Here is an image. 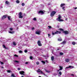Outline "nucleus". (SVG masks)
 I'll list each match as a JSON object with an SVG mask.
<instances>
[{"label": "nucleus", "mask_w": 77, "mask_h": 77, "mask_svg": "<svg viewBox=\"0 0 77 77\" xmlns=\"http://www.w3.org/2000/svg\"><path fill=\"white\" fill-rule=\"evenodd\" d=\"M38 77H42L41 76H39Z\"/></svg>", "instance_id": "obj_59"}, {"label": "nucleus", "mask_w": 77, "mask_h": 77, "mask_svg": "<svg viewBox=\"0 0 77 77\" xmlns=\"http://www.w3.org/2000/svg\"><path fill=\"white\" fill-rule=\"evenodd\" d=\"M24 71H21L19 72L20 74H21V75H23V74H24Z\"/></svg>", "instance_id": "obj_7"}, {"label": "nucleus", "mask_w": 77, "mask_h": 77, "mask_svg": "<svg viewBox=\"0 0 77 77\" xmlns=\"http://www.w3.org/2000/svg\"><path fill=\"white\" fill-rule=\"evenodd\" d=\"M60 55H61V56H62V55H63V53L62 52H60Z\"/></svg>", "instance_id": "obj_19"}, {"label": "nucleus", "mask_w": 77, "mask_h": 77, "mask_svg": "<svg viewBox=\"0 0 77 77\" xmlns=\"http://www.w3.org/2000/svg\"><path fill=\"white\" fill-rule=\"evenodd\" d=\"M42 62L43 63H45V62L44 61H42Z\"/></svg>", "instance_id": "obj_33"}, {"label": "nucleus", "mask_w": 77, "mask_h": 77, "mask_svg": "<svg viewBox=\"0 0 77 77\" xmlns=\"http://www.w3.org/2000/svg\"><path fill=\"white\" fill-rule=\"evenodd\" d=\"M71 67H72V66H69V67H68V68H71Z\"/></svg>", "instance_id": "obj_47"}, {"label": "nucleus", "mask_w": 77, "mask_h": 77, "mask_svg": "<svg viewBox=\"0 0 77 77\" xmlns=\"http://www.w3.org/2000/svg\"><path fill=\"white\" fill-rule=\"evenodd\" d=\"M30 59H31V60L32 59H33V57L32 56H30Z\"/></svg>", "instance_id": "obj_39"}, {"label": "nucleus", "mask_w": 77, "mask_h": 77, "mask_svg": "<svg viewBox=\"0 0 77 77\" xmlns=\"http://www.w3.org/2000/svg\"><path fill=\"white\" fill-rule=\"evenodd\" d=\"M62 38H61L58 39V41H62Z\"/></svg>", "instance_id": "obj_21"}, {"label": "nucleus", "mask_w": 77, "mask_h": 77, "mask_svg": "<svg viewBox=\"0 0 77 77\" xmlns=\"http://www.w3.org/2000/svg\"><path fill=\"white\" fill-rule=\"evenodd\" d=\"M11 70H7V72H8L9 73H10V72H11Z\"/></svg>", "instance_id": "obj_32"}, {"label": "nucleus", "mask_w": 77, "mask_h": 77, "mask_svg": "<svg viewBox=\"0 0 77 77\" xmlns=\"http://www.w3.org/2000/svg\"><path fill=\"white\" fill-rule=\"evenodd\" d=\"M22 5L23 6H24L25 5V4H24V3H22Z\"/></svg>", "instance_id": "obj_28"}, {"label": "nucleus", "mask_w": 77, "mask_h": 77, "mask_svg": "<svg viewBox=\"0 0 77 77\" xmlns=\"http://www.w3.org/2000/svg\"><path fill=\"white\" fill-rule=\"evenodd\" d=\"M37 72H41V74H43V72L42 71H41L40 69H38V70L37 71Z\"/></svg>", "instance_id": "obj_8"}, {"label": "nucleus", "mask_w": 77, "mask_h": 77, "mask_svg": "<svg viewBox=\"0 0 77 77\" xmlns=\"http://www.w3.org/2000/svg\"><path fill=\"white\" fill-rule=\"evenodd\" d=\"M59 30L60 31H63V33H64L65 35H68L69 34V32L67 31H64V30L63 29H62V28H60L59 29Z\"/></svg>", "instance_id": "obj_1"}, {"label": "nucleus", "mask_w": 77, "mask_h": 77, "mask_svg": "<svg viewBox=\"0 0 77 77\" xmlns=\"http://www.w3.org/2000/svg\"><path fill=\"white\" fill-rule=\"evenodd\" d=\"M11 77H15V75H14V74H11Z\"/></svg>", "instance_id": "obj_22"}, {"label": "nucleus", "mask_w": 77, "mask_h": 77, "mask_svg": "<svg viewBox=\"0 0 77 77\" xmlns=\"http://www.w3.org/2000/svg\"><path fill=\"white\" fill-rule=\"evenodd\" d=\"M13 45H17V43H16L15 42H13Z\"/></svg>", "instance_id": "obj_23"}, {"label": "nucleus", "mask_w": 77, "mask_h": 77, "mask_svg": "<svg viewBox=\"0 0 77 77\" xmlns=\"http://www.w3.org/2000/svg\"><path fill=\"white\" fill-rule=\"evenodd\" d=\"M51 59L52 61H53L54 60V57L52 56V57H51Z\"/></svg>", "instance_id": "obj_18"}, {"label": "nucleus", "mask_w": 77, "mask_h": 77, "mask_svg": "<svg viewBox=\"0 0 77 77\" xmlns=\"http://www.w3.org/2000/svg\"><path fill=\"white\" fill-rule=\"evenodd\" d=\"M56 33V32L54 31H52V35H55V34H56V33Z\"/></svg>", "instance_id": "obj_12"}, {"label": "nucleus", "mask_w": 77, "mask_h": 77, "mask_svg": "<svg viewBox=\"0 0 77 77\" xmlns=\"http://www.w3.org/2000/svg\"><path fill=\"white\" fill-rule=\"evenodd\" d=\"M48 27H49V29H51V28H52V27H51V26H48Z\"/></svg>", "instance_id": "obj_26"}, {"label": "nucleus", "mask_w": 77, "mask_h": 77, "mask_svg": "<svg viewBox=\"0 0 77 77\" xmlns=\"http://www.w3.org/2000/svg\"><path fill=\"white\" fill-rule=\"evenodd\" d=\"M58 50H59V49H58Z\"/></svg>", "instance_id": "obj_60"}, {"label": "nucleus", "mask_w": 77, "mask_h": 77, "mask_svg": "<svg viewBox=\"0 0 77 77\" xmlns=\"http://www.w3.org/2000/svg\"><path fill=\"white\" fill-rule=\"evenodd\" d=\"M65 4H61L60 5V7H62L63 6H65Z\"/></svg>", "instance_id": "obj_16"}, {"label": "nucleus", "mask_w": 77, "mask_h": 77, "mask_svg": "<svg viewBox=\"0 0 77 77\" xmlns=\"http://www.w3.org/2000/svg\"><path fill=\"white\" fill-rule=\"evenodd\" d=\"M10 30H11V31H12V30H13V29H12V28H10Z\"/></svg>", "instance_id": "obj_46"}, {"label": "nucleus", "mask_w": 77, "mask_h": 77, "mask_svg": "<svg viewBox=\"0 0 77 77\" xmlns=\"http://www.w3.org/2000/svg\"><path fill=\"white\" fill-rule=\"evenodd\" d=\"M74 9H77V7L75 8Z\"/></svg>", "instance_id": "obj_53"}, {"label": "nucleus", "mask_w": 77, "mask_h": 77, "mask_svg": "<svg viewBox=\"0 0 77 77\" xmlns=\"http://www.w3.org/2000/svg\"><path fill=\"white\" fill-rule=\"evenodd\" d=\"M2 46L4 47V48H6V46H5V45H3Z\"/></svg>", "instance_id": "obj_31"}, {"label": "nucleus", "mask_w": 77, "mask_h": 77, "mask_svg": "<svg viewBox=\"0 0 77 77\" xmlns=\"http://www.w3.org/2000/svg\"><path fill=\"white\" fill-rule=\"evenodd\" d=\"M21 77H24L23 76H22Z\"/></svg>", "instance_id": "obj_58"}, {"label": "nucleus", "mask_w": 77, "mask_h": 77, "mask_svg": "<svg viewBox=\"0 0 77 77\" xmlns=\"http://www.w3.org/2000/svg\"><path fill=\"white\" fill-rule=\"evenodd\" d=\"M72 44L73 45H75V42H72Z\"/></svg>", "instance_id": "obj_25"}, {"label": "nucleus", "mask_w": 77, "mask_h": 77, "mask_svg": "<svg viewBox=\"0 0 77 77\" xmlns=\"http://www.w3.org/2000/svg\"><path fill=\"white\" fill-rule=\"evenodd\" d=\"M59 74H60V75H62V72L60 71L59 72Z\"/></svg>", "instance_id": "obj_38"}, {"label": "nucleus", "mask_w": 77, "mask_h": 77, "mask_svg": "<svg viewBox=\"0 0 77 77\" xmlns=\"http://www.w3.org/2000/svg\"><path fill=\"white\" fill-rule=\"evenodd\" d=\"M9 33L11 34H14V33H15V31H9Z\"/></svg>", "instance_id": "obj_13"}, {"label": "nucleus", "mask_w": 77, "mask_h": 77, "mask_svg": "<svg viewBox=\"0 0 77 77\" xmlns=\"http://www.w3.org/2000/svg\"><path fill=\"white\" fill-rule=\"evenodd\" d=\"M56 12L54 11H52L51 14H50L51 17H54V14H56Z\"/></svg>", "instance_id": "obj_4"}, {"label": "nucleus", "mask_w": 77, "mask_h": 77, "mask_svg": "<svg viewBox=\"0 0 77 77\" xmlns=\"http://www.w3.org/2000/svg\"><path fill=\"white\" fill-rule=\"evenodd\" d=\"M61 33V32L60 31H56V32H55V34H60Z\"/></svg>", "instance_id": "obj_9"}, {"label": "nucleus", "mask_w": 77, "mask_h": 77, "mask_svg": "<svg viewBox=\"0 0 77 77\" xmlns=\"http://www.w3.org/2000/svg\"><path fill=\"white\" fill-rule=\"evenodd\" d=\"M41 43V41L40 40H38L37 42L38 44H40Z\"/></svg>", "instance_id": "obj_24"}, {"label": "nucleus", "mask_w": 77, "mask_h": 77, "mask_svg": "<svg viewBox=\"0 0 77 77\" xmlns=\"http://www.w3.org/2000/svg\"><path fill=\"white\" fill-rule=\"evenodd\" d=\"M16 3H20V1H19L18 0H17L16 1Z\"/></svg>", "instance_id": "obj_20"}, {"label": "nucleus", "mask_w": 77, "mask_h": 77, "mask_svg": "<svg viewBox=\"0 0 77 77\" xmlns=\"http://www.w3.org/2000/svg\"><path fill=\"white\" fill-rule=\"evenodd\" d=\"M60 69H59V70L60 71H61V70H62L63 69V67L62 66H60Z\"/></svg>", "instance_id": "obj_14"}, {"label": "nucleus", "mask_w": 77, "mask_h": 77, "mask_svg": "<svg viewBox=\"0 0 77 77\" xmlns=\"http://www.w3.org/2000/svg\"><path fill=\"white\" fill-rule=\"evenodd\" d=\"M38 46H42V44L41 43H39L38 44Z\"/></svg>", "instance_id": "obj_27"}, {"label": "nucleus", "mask_w": 77, "mask_h": 77, "mask_svg": "<svg viewBox=\"0 0 77 77\" xmlns=\"http://www.w3.org/2000/svg\"><path fill=\"white\" fill-rule=\"evenodd\" d=\"M37 65H39V62H37L36 63Z\"/></svg>", "instance_id": "obj_41"}, {"label": "nucleus", "mask_w": 77, "mask_h": 77, "mask_svg": "<svg viewBox=\"0 0 77 77\" xmlns=\"http://www.w3.org/2000/svg\"><path fill=\"white\" fill-rule=\"evenodd\" d=\"M65 60L66 62L68 63L69 62V59H66Z\"/></svg>", "instance_id": "obj_11"}, {"label": "nucleus", "mask_w": 77, "mask_h": 77, "mask_svg": "<svg viewBox=\"0 0 77 77\" xmlns=\"http://www.w3.org/2000/svg\"><path fill=\"white\" fill-rule=\"evenodd\" d=\"M0 63H1V64H2V65L4 64V63H3V62L2 61H0Z\"/></svg>", "instance_id": "obj_40"}, {"label": "nucleus", "mask_w": 77, "mask_h": 77, "mask_svg": "<svg viewBox=\"0 0 77 77\" xmlns=\"http://www.w3.org/2000/svg\"><path fill=\"white\" fill-rule=\"evenodd\" d=\"M1 68H4V67H2Z\"/></svg>", "instance_id": "obj_55"}, {"label": "nucleus", "mask_w": 77, "mask_h": 77, "mask_svg": "<svg viewBox=\"0 0 77 77\" xmlns=\"http://www.w3.org/2000/svg\"><path fill=\"white\" fill-rule=\"evenodd\" d=\"M19 52L20 53H23V51H19Z\"/></svg>", "instance_id": "obj_36"}, {"label": "nucleus", "mask_w": 77, "mask_h": 77, "mask_svg": "<svg viewBox=\"0 0 77 77\" xmlns=\"http://www.w3.org/2000/svg\"><path fill=\"white\" fill-rule=\"evenodd\" d=\"M45 71L46 72H48V73H49V72H50L49 71H47L46 70V69H45Z\"/></svg>", "instance_id": "obj_29"}, {"label": "nucleus", "mask_w": 77, "mask_h": 77, "mask_svg": "<svg viewBox=\"0 0 77 77\" xmlns=\"http://www.w3.org/2000/svg\"><path fill=\"white\" fill-rule=\"evenodd\" d=\"M11 16H8V18L9 21H11Z\"/></svg>", "instance_id": "obj_10"}, {"label": "nucleus", "mask_w": 77, "mask_h": 77, "mask_svg": "<svg viewBox=\"0 0 77 77\" xmlns=\"http://www.w3.org/2000/svg\"><path fill=\"white\" fill-rule=\"evenodd\" d=\"M5 3L7 5H9V2H8V1H7L5 2Z\"/></svg>", "instance_id": "obj_17"}, {"label": "nucleus", "mask_w": 77, "mask_h": 77, "mask_svg": "<svg viewBox=\"0 0 77 77\" xmlns=\"http://www.w3.org/2000/svg\"><path fill=\"white\" fill-rule=\"evenodd\" d=\"M59 71H60L59 70H58L57 71H58L59 72Z\"/></svg>", "instance_id": "obj_57"}, {"label": "nucleus", "mask_w": 77, "mask_h": 77, "mask_svg": "<svg viewBox=\"0 0 77 77\" xmlns=\"http://www.w3.org/2000/svg\"><path fill=\"white\" fill-rule=\"evenodd\" d=\"M66 69H67V68H69V67H66Z\"/></svg>", "instance_id": "obj_54"}, {"label": "nucleus", "mask_w": 77, "mask_h": 77, "mask_svg": "<svg viewBox=\"0 0 77 77\" xmlns=\"http://www.w3.org/2000/svg\"><path fill=\"white\" fill-rule=\"evenodd\" d=\"M48 36L49 37V38H50V36L51 35H50V34H48Z\"/></svg>", "instance_id": "obj_42"}, {"label": "nucleus", "mask_w": 77, "mask_h": 77, "mask_svg": "<svg viewBox=\"0 0 77 77\" xmlns=\"http://www.w3.org/2000/svg\"><path fill=\"white\" fill-rule=\"evenodd\" d=\"M7 18V16L6 15H3L2 18V20H3L5 18Z\"/></svg>", "instance_id": "obj_6"}, {"label": "nucleus", "mask_w": 77, "mask_h": 77, "mask_svg": "<svg viewBox=\"0 0 77 77\" xmlns=\"http://www.w3.org/2000/svg\"><path fill=\"white\" fill-rule=\"evenodd\" d=\"M71 75H72V76H74V75L73 74H71Z\"/></svg>", "instance_id": "obj_48"}, {"label": "nucleus", "mask_w": 77, "mask_h": 77, "mask_svg": "<svg viewBox=\"0 0 77 77\" xmlns=\"http://www.w3.org/2000/svg\"><path fill=\"white\" fill-rule=\"evenodd\" d=\"M33 20H34V21H36V18L34 17L33 19Z\"/></svg>", "instance_id": "obj_30"}, {"label": "nucleus", "mask_w": 77, "mask_h": 77, "mask_svg": "<svg viewBox=\"0 0 77 77\" xmlns=\"http://www.w3.org/2000/svg\"><path fill=\"white\" fill-rule=\"evenodd\" d=\"M66 43V42L63 41V42H62V44H65Z\"/></svg>", "instance_id": "obj_43"}, {"label": "nucleus", "mask_w": 77, "mask_h": 77, "mask_svg": "<svg viewBox=\"0 0 77 77\" xmlns=\"http://www.w3.org/2000/svg\"><path fill=\"white\" fill-rule=\"evenodd\" d=\"M18 70H20V69H21V68H18Z\"/></svg>", "instance_id": "obj_49"}, {"label": "nucleus", "mask_w": 77, "mask_h": 77, "mask_svg": "<svg viewBox=\"0 0 77 77\" xmlns=\"http://www.w3.org/2000/svg\"><path fill=\"white\" fill-rule=\"evenodd\" d=\"M44 57H45V56H44Z\"/></svg>", "instance_id": "obj_61"}, {"label": "nucleus", "mask_w": 77, "mask_h": 77, "mask_svg": "<svg viewBox=\"0 0 77 77\" xmlns=\"http://www.w3.org/2000/svg\"><path fill=\"white\" fill-rule=\"evenodd\" d=\"M14 61V62H17V63H19V61H17V60H15Z\"/></svg>", "instance_id": "obj_37"}, {"label": "nucleus", "mask_w": 77, "mask_h": 77, "mask_svg": "<svg viewBox=\"0 0 77 77\" xmlns=\"http://www.w3.org/2000/svg\"><path fill=\"white\" fill-rule=\"evenodd\" d=\"M32 30H33V29H35V28L32 27Z\"/></svg>", "instance_id": "obj_51"}, {"label": "nucleus", "mask_w": 77, "mask_h": 77, "mask_svg": "<svg viewBox=\"0 0 77 77\" xmlns=\"http://www.w3.org/2000/svg\"><path fill=\"white\" fill-rule=\"evenodd\" d=\"M41 14L42 15L44 14V12L43 11L41 10L38 11V14Z\"/></svg>", "instance_id": "obj_5"}, {"label": "nucleus", "mask_w": 77, "mask_h": 77, "mask_svg": "<svg viewBox=\"0 0 77 77\" xmlns=\"http://www.w3.org/2000/svg\"><path fill=\"white\" fill-rule=\"evenodd\" d=\"M36 34L37 35H40V32L38 31H36L35 32Z\"/></svg>", "instance_id": "obj_15"}, {"label": "nucleus", "mask_w": 77, "mask_h": 77, "mask_svg": "<svg viewBox=\"0 0 77 77\" xmlns=\"http://www.w3.org/2000/svg\"><path fill=\"white\" fill-rule=\"evenodd\" d=\"M14 56H15L16 57H18V55H17V54H15Z\"/></svg>", "instance_id": "obj_45"}, {"label": "nucleus", "mask_w": 77, "mask_h": 77, "mask_svg": "<svg viewBox=\"0 0 77 77\" xmlns=\"http://www.w3.org/2000/svg\"><path fill=\"white\" fill-rule=\"evenodd\" d=\"M24 52H25V53H27V50L26 49L25 50Z\"/></svg>", "instance_id": "obj_35"}, {"label": "nucleus", "mask_w": 77, "mask_h": 77, "mask_svg": "<svg viewBox=\"0 0 77 77\" xmlns=\"http://www.w3.org/2000/svg\"><path fill=\"white\" fill-rule=\"evenodd\" d=\"M45 61H46V62H48V61H47V60H46Z\"/></svg>", "instance_id": "obj_56"}, {"label": "nucleus", "mask_w": 77, "mask_h": 77, "mask_svg": "<svg viewBox=\"0 0 77 77\" xmlns=\"http://www.w3.org/2000/svg\"><path fill=\"white\" fill-rule=\"evenodd\" d=\"M28 63H29L28 62H26L25 63L26 64H27Z\"/></svg>", "instance_id": "obj_50"}, {"label": "nucleus", "mask_w": 77, "mask_h": 77, "mask_svg": "<svg viewBox=\"0 0 77 77\" xmlns=\"http://www.w3.org/2000/svg\"><path fill=\"white\" fill-rule=\"evenodd\" d=\"M61 18H62V17H61L60 15H59L58 18H57L56 20H57V21H63V20L60 19Z\"/></svg>", "instance_id": "obj_3"}, {"label": "nucleus", "mask_w": 77, "mask_h": 77, "mask_svg": "<svg viewBox=\"0 0 77 77\" xmlns=\"http://www.w3.org/2000/svg\"><path fill=\"white\" fill-rule=\"evenodd\" d=\"M19 18H23V17H25L26 16V14H23V16H22V12H20L19 14Z\"/></svg>", "instance_id": "obj_2"}, {"label": "nucleus", "mask_w": 77, "mask_h": 77, "mask_svg": "<svg viewBox=\"0 0 77 77\" xmlns=\"http://www.w3.org/2000/svg\"><path fill=\"white\" fill-rule=\"evenodd\" d=\"M57 27L58 28H59V26H57Z\"/></svg>", "instance_id": "obj_52"}, {"label": "nucleus", "mask_w": 77, "mask_h": 77, "mask_svg": "<svg viewBox=\"0 0 77 77\" xmlns=\"http://www.w3.org/2000/svg\"><path fill=\"white\" fill-rule=\"evenodd\" d=\"M62 9H63V11H65V7H63L62 8Z\"/></svg>", "instance_id": "obj_34"}, {"label": "nucleus", "mask_w": 77, "mask_h": 77, "mask_svg": "<svg viewBox=\"0 0 77 77\" xmlns=\"http://www.w3.org/2000/svg\"><path fill=\"white\" fill-rule=\"evenodd\" d=\"M5 49H6V50H9V48H8V47H5Z\"/></svg>", "instance_id": "obj_44"}]
</instances>
